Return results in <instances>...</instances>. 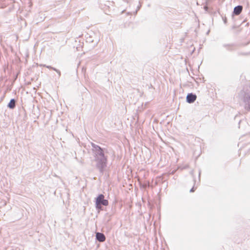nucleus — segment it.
I'll return each instance as SVG.
<instances>
[{
  "label": "nucleus",
  "mask_w": 250,
  "mask_h": 250,
  "mask_svg": "<svg viewBox=\"0 0 250 250\" xmlns=\"http://www.w3.org/2000/svg\"><path fill=\"white\" fill-rule=\"evenodd\" d=\"M190 173L191 175H192L193 176V170H191L190 172Z\"/></svg>",
  "instance_id": "17"
},
{
  "label": "nucleus",
  "mask_w": 250,
  "mask_h": 250,
  "mask_svg": "<svg viewBox=\"0 0 250 250\" xmlns=\"http://www.w3.org/2000/svg\"><path fill=\"white\" fill-rule=\"evenodd\" d=\"M200 175H201V170H199V181L200 180Z\"/></svg>",
  "instance_id": "16"
},
{
  "label": "nucleus",
  "mask_w": 250,
  "mask_h": 250,
  "mask_svg": "<svg viewBox=\"0 0 250 250\" xmlns=\"http://www.w3.org/2000/svg\"><path fill=\"white\" fill-rule=\"evenodd\" d=\"M91 150L96 162V167L101 174H103L107 165V156L106 155L107 150L106 148H102L93 143H91Z\"/></svg>",
  "instance_id": "1"
},
{
  "label": "nucleus",
  "mask_w": 250,
  "mask_h": 250,
  "mask_svg": "<svg viewBox=\"0 0 250 250\" xmlns=\"http://www.w3.org/2000/svg\"><path fill=\"white\" fill-rule=\"evenodd\" d=\"M247 121L245 119H240L239 121V123H238L239 128H240L241 125L245 126L247 124Z\"/></svg>",
  "instance_id": "9"
},
{
  "label": "nucleus",
  "mask_w": 250,
  "mask_h": 250,
  "mask_svg": "<svg viewBox=\"0 0 250 250\" xmlns=\"http://www.w3.org/2000/svg\"><path fill=\"white\" fill-rule=\"evenodd\" d=\"M240 102H242L245 104V108L250 110V88H244L236 96Z\"/></svg>",
  "instance_id": "2"
},
{
  "label": "nucleus",
  "mask_w": 250,
  "mask_h": 250,
  "mask_svg": "<svg viewBox=\"0 0 250 250\" xmlns=\"http://www.w3.org/2000/svg\"><path fill=\"white\" fill-rule=\"evenodd\" d=\"M53 70L55 71L58 74L59 77L61 76V73L59 70H58L55 68H53Z\"/></svg>",
  "instance_id": "11"
},
{
  "label": "nucleus",
  "mask_w": 250,
  "mask_h": 250,
  "mask_svg": "<svg viewBox=\"0 0 250 250\" xmlns=\"http://www.w3.org/2000/svg\"><path fill=\"white\" fill-rule=\"evenodd\" d=\"M223 47L229 51H232L235 49V44L233 43H224L223 44Z\"/></svg>",
  "instance_id": "7"
},
{
  "label": "nucleus",
  "mask_w": 250,
  "mask_h": 250,
  "mask_svg": "<svg viewBox=\"0 0 250 250\" xmlns=\"http://www.w3.org/2000/svg\"><path fill=\"white\" fill-rule=\"evenodd\" d=\"M108 205L107 200L104 199V196L103 194H100L95 198V208L99 210H103V206H107Z\"/></svg>",
  "instance_id": "3"
},
{
  "label": "nucleus",
  "mask_w": 250,
  "mask_h": 250,
  "mask_svg": "<svg viewBox=\"0 0 250 250\" xmlns=\"http://www.w3.org/2000/svg\"><path fill=\"white\" fill-rule=\"evenodd\" d=\"M197 96L193 93H188L186 97V101L189 104L194 103L196 100Z\"/></svg>",
  "instance_id": "4"
},
{
  "label": "nucleus",
  "mask_w": 250,
  "mask_h": 250,
  "mask_svg": "<svg viewBox=\"0 0 250 250\" xmlns=\"http://www.w3.org/2000/svg\"><path fill=\"white\" fill-rule=\"evenodd\" d=\"M239 117V115H236V116H235V117H234V120H237V119H238Z\"/></svg>",
  "instance_id": "14"
},
{
  "label": "nucleus",
  "mask_w": 250,
  "mask_h": 250,
  "mask_svg": "<svg viewBox=\"0 0 250 250\" xmlns=\"http://www.w3.org/2000/svg\"><path fill=\"white\" fill-rule=\"evenodd\" d=\"M243 6L242 5H238L234 8L232 15H239L242 11Z\"/></svg>",
  "instance_id": "6"
},
{
  "label": "nucleus",
  "mask_w": 250,
  "mask_h": 250,
  "mask_svg": "<svg viewBox=\"0 0 250 250\" xmlns=\"http://www.w3.org/2000/svg\"><path fill=\"white\" fill-rule=\"evenodd\" d=\"M249 46H250V42L249 43ZM250 54V51L248 52H239L238 55H248Z\"/></svg>",
  "instance_id": "10"
},
{
  "label": "nucleus",
  "mask_w": 250,
  "mask_h": 250,
  "mask_svg": "<svg viewBox=\"0 0 250 250\" xmlns=\"http://www.w3.org/2000/svg\"><path fill=\"white\" fill-rule=\"evenodd\" d=\"M195 189H194V187H193L190 190V192H192L193 191H194Z\"/></svg>",
  "instance_id": "15"
},
{
  "label": "nucleus",
  "mask_w": 250,
  "mask_h": 250,
  "mask_svg": "<svg viewBox=\"0 0 250 250\" xmlns=\"http://www.w3.org/2000/svg\"><path fill=\"white\" fill-rule=\"evenodd\" d=\"M45 67H46V68H48V69H52L53 70V68H55V67H52L50 65H44Z\"/></svg>",
  "instance_id": "12"
},
{
  "label": "nucleus",
  "mask_w": 250,
  "mask_h": 250,
  "mask_svg": "<svg viewBox=\"0 0 250 250\" xmlns=\"http://www.w3.org/2000/svg\"><path fill=\"white\" fill-rule=\"evenodd\" d=\"M223 20L224 21V23L226 24L227 22V19L226 17H222Z\"/></svg>",
  "instance_id": "13"
},
{
  "label": "nucleus",
  "mask_w": 250,
  "mask_h": 250,
  "mask_svg": "<svg viewBox=\"0 0 250 250\" xmlns=\"http://www.w3.org/2000/svg\"><path fill=\"white\" fill-rule=\"evenodd\" d=\"M96 239L100 242H103L105 240V236L103 233L97 232L96 233Z\"/></svg>",
  "instance_id": "5"
},
{
  "label": "nucleus",
  "mask_w": 250,
  "mask_h": 250,
  "mask_svg": "<svg viewBox=\"0 0 250 250\" xmlns=\"http://www.w3.org/2000/svg\"><path fill=\"white\" fill-rule=\"evenodd\" d=\"M16 101L14 99L10 100L9 103L8 104L7 107L10 109H13L16 107Z\"/></svg>",
  "instance_id": "8"
}]
</instances>
